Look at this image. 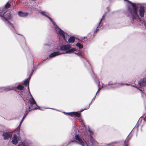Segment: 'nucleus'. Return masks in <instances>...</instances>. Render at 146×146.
<instances>
[{"label": "nucleus", "instance_id": "nucleus-1", "mask_svg": "<svg viewBox=\"0 0 146 146\" xmlns=\"http://www.w3.org/2000/svg\"><path fill=\"white\" fill-rule=\"evenodd\" d=\"M88 132L90 135V139L88 142V144H87L85 140L82 139L80 136L78 135H76L75 136V141L82 146H97L98 143L94 140V139L91 137L93 134V133L89 129Z\"/></svg>", "mask_w": 146, "mask_h": 146}, {"label": "nucleus", "instance_id": "nucleus-2", "mask_svg": "<svg viewBox=\"0 0 146 146\" xmlns=\"http://www.w3.org/2000/svg\"><path fill=\"white\" fill-rule=\"evenodd\" d=\"M39 12L43 15L48 18L52 22V24L54 26L56 33L59 35L61 36H62L65 41H66L67 39V37L68 36L67 34L65 33L62 30L60 29L55 24V23L53 21L51 18L49 16V13L41 10H40Z\"/></svg>", "mask_w": 146, "mask_h": 146}, {"label": "nucleus", "instance_id": "nucleus-3", "mask_svg": "<svg viewBox=\"0 0 146 146\" xmlns=\"http://www.w3.org/2000/svg\"><path fill=\"white\" fill-rule=\"evenodd\" d=\"M4 9H0V16L3 17H1V19L5 22V23L8 26V27L14 31L15 30L13 25L10 23L8 20L10 19L11 18V16L10 13L7 12L5 11Z\"/></svg>", "mask_w": 146, "mask_h": 146}, {"label": "nucleus", "instance_id": "nucleus-4", "mask_svg": "<svg viewBox=\"0 0 146 146\" xmlns=\"http://www.w3.org/2000/svg\"><path fill=\"white\" fill-rule=\"evenodd\" d=\"M71 48V46L69 45H65L61 46H60V50L64 51L60 52V53L64 54L72 53L74 52L76 50L75 48Z\"/></svg>", "mask_w": 146, "mask_h": 146}, {"label": "nucleus", "instance_id": "nucleus-5", "mask_svg": "<svg viewBox=\"0 0 146 146\" xmlns=\"http://www.w3.org/2000/svg\"><path fill=\"white\" fill-rule=\"evenodd\" d=\"M29 94H30L31 98H29V104L28 108L31 110L35 109H38L39 108L38 106L37 105L35 100L31 94L29 90Z\"/></svg>", "mask_w": 146, "mask_h": 146}, {"label": "nucleus", "instance_id": "nucleus-6", "mask_svg": "<svg viewBox=\"0 0 146 146\" xmlns=\"http://www.w3.org/2000/svg\"><path fill=\"white\" fill-rule=\"evenodd\" d=\"M18 135L14 134L12 138L11 142L13 143L16 145L18 142L21 139V138L19 135V133H18Z\"/></svg>", "mask_w": 146, "mask_h": 146}, {"label": "nucleus", "instance_id": "nucleus-7", "mask_svg": "<svg viewBox=\"0 0 146 146\" xmlns=\"http://www.w3.org/2000/svg\"><path fill=\"white\" fill-rule=\"evenodd\" d=\"M2 136L4 140H8L11 138L12 136V134L9 132H6L4 133Z\"/></svg>", "mask_w": 146, "mask_h": 146}, {"label": "nucleus", "instance_id": "nucleus-8", "mask_svg": "<svg viewBox=\"0 0 146 146\" xmlns=\"http://www.w3.org/2000/svg\"><path fill=\"white\" fill-rule=\"evenodd\" d=\"M139 15L141 17H143L145 13L144 8L143 6H141L139 9Z\"/></svg>", "mask_w": 146, "mask_h": 146}, {"label": "nucleus", "instance_id": "nucleus-9", "mask_svg": "<svg viewBox=\"0 0 146 146\" xmlns=\"http://www.w3.org/2000/svg\"><path fill=\"white\" fill-rule=\"evenodd\" d=\"M66 113H67L68 115H70L72 116H76L78 117H80V113L78 112H73Z\"/></svg>", "mask_w": 146, "mask_h": 146}, {"label": "nucleus", "instance_id": "nucleus-10", "mask_svg": "<svg viewBox=\"0 0 146 146\" xmlns=\"http://www.w3.org/2000/svg\"><path fill=\"white\" fill-rule=\"evenodd\" d=\"M139 84L141 86L143 87L146 86V78H143L139 82Z\"/></svg>", "mask_w": 146, "mask_h": 146}, {"label": "nucleus", "instance_id": "nucleus-11", "mask_svg": "<svg viewBox=\"0 0 146 146\" xmlns=\"http://www.w3.org/2000/svg\"><path fill=\"white\" fill-rule=\"evenodd\" d=\"M62 53H60V52H55L51 53L49 56L50 57H53L62 54Z\"/></svg>", "mask_w": 146, "mask_h": 146}, {"label": "nucleus", "instance_id": "nucleus-12", "mask_svg": "<svg viewBox=\"0 0 146 146\" xmlns=\"http://www.w3.org/2000/svg\"><path fill=\"white\" fill-rule=\"evenodd\" d=\"M18 14L19 16L22 17H25L28 15V13L23 12L21 11L18 12Z\"/></svg>", "mask_w": 146, "mask_h": 146}, {"label": "nucleus", "instance_id": "nucleus-13", "mask_svg": "<svg viewBox=\"0 0 146 146\" xmlns=\"http://www.w3.org/2000/svg\"><path fill=\"white\" fill-rule=\"evenodd\" d=\"M125 84L126 85H130L129 84H112V87L113 88H116L117 87H119Z\"/></svg>", "mask_w": 146, "mask_h": 146}, {"label": "nucleus", "instance_id": "nucleus-14", "mask_svg": "<svg viewBox=\"0 0 146 146\" xmlns=\"http://www.w3.org/2000/svg\"><path fill=\"white\" fill-rule=\"evenodd\" d=\"M16 86H8L6 87H3L2 88L4 90L6 91L7 90H12L14 88H15Z\"/></svg>", "mask_w": 146, "mask_h": 146}, {"label": "nucleus", "instance_id": "nucleus-15", "mask_svg": "<svg viewBox=\"0 0 146 146\" xmlns=\"http://www.w3.org/2000/svg\"><path fill=\"white\" fill-rule=\"evenodd\" d=\"M96 83L97 84L98 86V89L97 92H96V94L95 95L94 97L93 98V99H92V101L93 100H95V98L96 96V94H97L98 92V91L100 90H101V88H100V84L99 81H97V82H96Z\"/></svg>", "mask_w": 146, "mask_h": 146}, {"label": "nucleus", "instance_id": "nucleus-16", "mask_svg": "<svg viewBox=\"0 0 146 146\" xmlns=\"http://www.w3.org/2000/svg\"><path fill=\"white\" fill-rule=\"evenodd\" d=\"M105 15H104L102 17V19H101V21H100V23H99V25L98 26V27H97V28H96V31H97L98 30V29H97V28H98V27H100V28L101 27V26L102 25L101 23V22H102V20L103 19V18H104V17H105Z\"/></svg>", "mask_w": 146, "mask_h": 146}, {"label": "nucleus", "instance_id": "nucleus-17", "mask_svg": "<svg viewBox=\"0 0 146 146\" xmlns=\"http://www.w3.org/2000/svg\"><path fill=\"white\" fill-rule=\"evenodd\" d=\"M29 80L28 79H27L25 80V81L24 83V84L25 86H28V91H29Z\"/></svg>", "mask_w": 146, "mask_h": 146}, {"label": "nucleus", "instance_id": "nucleus-18", "mask_svg": "<svg viewBox=\"0 0 146 146\" xmlns=\"http://www.w3.org/2000/svg\"><path fill=\"white\" fill-rule=\"evenodd\" d=\"M68 40L69 42H74L75 40V38L74 37L71 36L69 38Z\"/></svg>", "mask_w": 146, "mask_h": 146}, {"label": "nucleus", "instance_id": "nucleus-19", "mask_svg": "<svg viewBox=\"0 0 146 146\" xmlns=\"http://www.w3.org/2000/svg\"><path fill=\"white\" fill-rule=\"evenodd\" d=\"M31 110V109H29L28 108H27L25 110V112L24 114V116L23 117L25 118L27 114L29 113V112Z\"/></svg>", "mask_w": 146, "mask_h": 146}, {"label": "nucleus", "instance_id": "nucleus-20", "mask_svg": "<svg viewBox=\"0 0 146 146\" xmlns=\"http://www.w3.org/2000/svg\"><path fill=\"white\" fill-rule=\"evenodd\" d=\"M17 88L18 90H21L23 89L24 88V87L23 86H22L21 85H19L17 87Z\"/></svg>", "mask_w": 146, "mask_h": 146}, {"label": "nucleus", "instance_id": "nucleus-21", "mask_svg": "<svg viewBox=\"0 0 146 146\" xmlns=\"http://www.w3.org/2000/svg\"><path fill=\"white\" fill-rule=\"evenodd\" d=\"M139 90L140 91H141V94L142 96L143 97L146 98V94H145V93H144V92H143V91H144V90H142L140 89Z\"/></svg>", "mask_w": 146, "mask_h": 146}, {"label": "nucleus", "instance_id": "nucleus-22", "mask_svg": "<svg viewBox=\"0 0 146 146\" xmlns=\"http://www.w3.org/2000/svg\"><path fill=\"white\" fill-rule=\"evenodd\" d=\"M76 46L80 48H82L83 47V46L80 43H77L76 44Z\"/></svg>", "mask_w": 146, "mask_h": 146}, {"label": "nucleus", "instance_id": "nucleus-23", "mask_svg": "<svg viewBox=\"0 0 146 146\" xmlns=\"http://www.w3.org/2000/svg\"><path fill=\"white\" fill-rule=\"evenodd\" d=\"M116 143H117L116 142H112L110 143H109L107 145H114V146H115L114 145L115 144H116Z\"/></svg>", "mask_w": 146, "mask_h": 146}, {"label": "nucleus", "instance_id": "nucleus-24", "mask_svg": "<svg viewBox=\"0 0 146 146\" xmlns=\"http://www.w3.org/2000/svg\"><path fill=\"white\" fill-rule=\"evenodd\" d=\"M10 7V5L8 2H7L5 5V8L7 9Z\"/></svg>", "mask_w": 146, "mask_h": 146}, {"label": "nucleus", "instance_id": "nucleus-25", "mask_svg": "<svg viewBox=\"0 0 146 146\" xmlns=\"http://www.w3.org/2000/svg\"><path fill=\"white\" fill-rule=\"evenodd\" d=\"M25 117H23V118H22V119H21V121L20 122V124H19V126H20L21 125V124L22 123L23 121L24 120V119H25Z\"/></svg>", "mask_w": 146, "mask_h": 146}, {"label": "nucleus", "instance_id": "nucleus-26", "mask_svg": "<svg viewBox=\"0 0 146 146\" xmlns=\"http://www.w3.org/2000/svg\"><path fill=\"white\" fill-rule=\"evenodd\" d=\"M92 103V102H91L90 104L89 105H90V104H91ZM89 108V105L84 110H82L80 112H82L84 110H86V109H88Z\"/></svg>", "mask_w": 146, "mask_h": 146}, {"label": "nucleus", "instance_id": "nucleus-27", "mask_svg": "<svg viewBox=\"0 0 146 146\" xmlns=\"http://www.w3.org/2000/svg\"><path fill=\"white\" fill-rule=\"evenodd\" d=\"M128 140L127 139H126V140H125V146H127V145L126 144V142L127 141V142H128Z\"/></svg>", "mask_w": 146, "mask_h": 146}, {"label": "nucleus", "instance_id": "nucleus-28", "mask_svg": "<svg viewBox=\"0 0 146 146\" xmlns=\"http://www.w3.org/2000/svg\"><path fill=\"white\" fill-rule=\"evenodd\" d=\"M76 55H78V56H80V54H79L78 53H75Z\"/></svg>", "mask_w": 146, "mask_h": 146}, {"label": "nucleus", "instance_id": "nucleus-29", "mask_svg": "<svg viewBox=\"0 0 146 146\" xmlns=\"http://www.w3.org/2000/svg\"><path fill=\"white\" fill-rule=\"evenodd\" d=\"M79 121H80V122H81V121H82V119H79Z\"/></svg>", "mask_w": 146, "mask_h": 146}, {"label": "nucleus", "instance_id": "nucleus-30", "mask_svg": "<svg viewBox=\"0 0 146 146\" xmlns=\"http://www.w3.org/2000/svg\"><path fill=\"white\" fill-rule=\"evenodd\" d=\"M85 137L86 139H87V137L86 135V137Z\"/></svg>", "mask_w": 146, "mask_h": 146}, {"label": "nucleus", "instance_id": "nucleus-31", "mask_svg": "<svg viewBox=\"0 0 146 146\" xmlns=\"http://www.w3.org/2000/svg\"><path fill=\"white\" fill-rule=\"evenodd\" d=\"M82 125L84 126L83 128H84V127H85V125L84 124H83Z\"/></svg>", "mask_w": 146, "mask_h": 146}, {"label": "nucleus", "instance_id": "nucleus-32", "mask_svg": "<svg viewBox=\"0 0 146 146\" xmlns=\"http://www.w3.org/2000/svg\"><path fill=\"white\" fill-rule=\"evenodd\" d=\"M145 107H146V102H145Z\"/></svg>", "mask_w": 146, "mask_h": 146}, {"label": "nucleus", "instance_id": "nucleus-33", "mask_svg": "<svg viewBox=\"0 0 146 146\" xmlns=\"http://www.w3.org/2000/svg\"><path fill=\"white\" fill-rule=\"evenodd\" d=\"M133 86V87H134V85H133V86Z\"/></svg>", "mask_w": 146, "mask_h": 146}, {"label": "nucleus", "instance_id": "nucleus-34", "mask_svg": "<svg viewBox=\"0 0 146 146\" xmlns=\"http://www.w3.org/2000/svg\"><path fill=\"white\" fill-rule=\"evenodd\" d=\"M111 85V84H109V85Z\"/></svg>", "mask_w": 146, "mask_h": 146}]
</instances>
